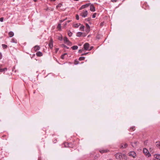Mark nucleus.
I'll return each instance as SVG.
<instances>
[{"label": "nucleus", "mask_w": 160, "mask_h": 160, "mask_svg": "<svg viewBox=\"0 0 160 160\" xmlns=\"http://www.w3.org/2000/svg\"><path fill=\"white\" fill-rule=\"evenodd\" d=\"M114 156L116 159L119 160H122L123 157L125 160H127L128 158L127 157L125 154H122L121 152H118L115 154Z\"/></svg>", "instance_id": "f257e3e1"}, {"label": "nucleus", "mask_w": 160, "mask_h": 160, "mask_svg": "<svg viewBox=\"0 0 160 160\" xmlns=\"http://www.w3.org/2000/svg\"><path fill=\"white\" fill-rule=\"evenodd\" d=\"M88 14V12L87 10H83L82 12L80 13V15L82 16V17L85 18L86 17Z\"/></svg>", "instance_id": "f03ea898"}, {"label": "nucleus", "mask_w": 160, "mask_h": 160, "mask_svg": "<svg viewBox=\"0 0 160 160\" xmlns=\"http://www.w3.org/2000/svg\"><path fill=\"white\" fill-rule=\"evenodd\" d=\"M143 153L146 155V156H148V157L151 156V154L148 151L146 148H144L143 149Z\"/></svg>", "instance_id": "7ed1b4c3"}, {"label": "nucleus", "mask_w": 160, "mask_h": 160, "mask_svg": "<svg viewBox=\"0 0 160 160\" xmlns=\"http://www.w3.org/2000/svg\"><path fill=\"white\" fill-rule=\"evenodd\" d=\"M128 155L129 156L132 157L133 158H135L137 156L136 153L134 151L130 152L129 153Z\"/></svg>", "instance_id": "20e7f679"}, {"label": "nucleus", "mask_w": 160, "mask_h": 160, "mask_svg": "<svg viewBox=\"0 0 160 160\" xmlns=\"http://www.w3.org/2000/svg\"><path fill=\"white\" fill-rule=\"evenodd\" d=\"M99 152L101 153L102 154L108 152H109V151L108 149H99Z\"/></svg>", "instance_id": "39448f33"}, {"label": "nucleus", "mask_w": 160, "mask_h": 160, "mask_svg": "<svg viewBox=\"0 0 160 160\" xmlns=\"http://www.w3.org/2000/svg\"><path fill=\"white\" fill-rule=\"evenodd\" d=\"M89 47V45L88 43H86L83 46V48L84 50H88Z\"/></svg>", "instance_id": "423d86ee"}, {"label": "nucleus", "mask_w": 160, "mask_h": 160, "mask_svg": "<svg viewBox=\"0 0 160 160\" xmlns=\"http://www.w3.org/2000/svg\"><path fill=\"white\" fill-rule=\"evenodd\" d=\"M48 45L50 48L52 49L53 47V40L52 38H51L50 40V42L49 43Z\"/></svg>", "instance_id": "0eeeda50"}, {"label": "nucleus", "mask_w": 160, "mask_h": 160, "mask_svg": "<svg viewBox=\"0 0 160 160\" xmlns=\"http://www.w3.org/2000/svg\"><path fill=\"white\" fill-rule=\"evenodd\" d=\"M90 5V3H88L86 4H84L80 8L79 10H81L82 9L85 8L87 7H88Z\"/></svg>", "instance_id": "6e6552de"}, {"label": "nucleus", "mask_w": 160, "mask_h": 160, "mask_svg": "<svg viewBox=\"0 0 160 160\" xmlns=\"http://www.w3.org/2000/svg\"><path fill=\"white\" fill-rule=\"evenodd\" d=\"M155 158L156 159L160 160V154H156L154 155Z\"/></svg>", "instance_id": "1a4fd4ad"}, {"label": "nucleus", "mask_w": 160, "mask_h": 160, "mask_svg": "<svg viewBox=\"0 0 160 160\" xmlns=\"http://www.w3.org/2000/svg\"><path fill=\"white\" fill-rule=\"evenodd\" d=\"M90 10L92 12H94L95 11V8L93 5H90Z\"/></svg>", "instance_id": "9d476101"}, {"label": "nucleus", "mask_w": 160, "mask_h": 160, "mask_svg": "<svg viewBox=\"0 0 160 160\" xmlns=\"http://www.w3.org/2000/svg\"><path fill=\"white\" fill-rule=\"evenodd\" d=\"M40 48L39 46L36 45L34 47V50L35 51L39 50Z\"/></svg>", "instance_id": "9b49d317"}, {"label": "nucleus", "mask_w": 160, "mask_h": 160, "mask_svg": "<svg viewBox=\"0 0 160 160\" xmlns=\"http://www.w3.org/2000/svg\"><path fill=\"white\" fill-rule=\"evenodd\" d=\"M138 142L136 141L134 142L133 144L132 142H131V145L133 148H136L137 146V143H138Z\"/></svg>", "instance_id": "f8f14e48"}, {"label": "nucleus", "mask_w": 160, "mask_h": 160, "mask_svg": "<svg viewBox=\"0 0 160 160\" xmlns=\"http://www.w3.org/2000/svg\"><path fill=\"white\" fill-rule=\"evenodd\" d=\"M36 55L38 57H41L42 56V53L40 52H38L36 53Z\"/></svg>", "instance_id": "ddd939ff"}, {"label": "nucleus", "mask_w": 160, "mask_h": 160, "mask_svg": "<svg viewBox=\"0 0 160 160\" xmlns=\"http://www.w3.org/2000/svg\"><path fill=\"white\" fill-rule=\"evenodd\" d=\"M14 33L12 31L8 33V35L10 37H12L14 36Z\"/></svg>", "instance_id": "4468645a"}, {"label": "nucleus", "mask_w": 160, "mask_h": 160, "mask_svg": "<svg viewBox=\"0 0 160 160\" xmlns=\"http://www.w3.org/2000/svg\"><path fill=\"white\" fill-rule=\"evenodd\" d=\"M11 42L12 43H17V41L16 39L12 38L11 39Z\"/></svg>", "instance_id": "2eb2a0df"}, {"label": "nucleus", "mask_w": 160, "mask_h": 160, "mask_svg": "<svg viewBox=\"0 0 160 160\" xmlns=\"http://www.w3.org/2000/svg\"><path fill=\"white\" fill-rule=\"evenodd\" d=\"M80 25V24L79 23H75L73 25V27L75 28H78L79 27V26Z\"/></svg>", "instance_id": "dca6fc26"}, {"label": "nucleus", "mask_w": 160, "mask_h": 160, "mask_svg": "<svg viewBox=\"0 0 160 160\" xmlns=\"http://www.w3.org/2000/svg\"><path fill=\"white\" fill-rule=\"evenodd\" d=\"M63 41H64V42L66 43H67V42H68V41H69L68 40V38L65 37L63 39Z\"/></svg>", "instance_id": "f3484780"}, {"label": "nucleus", "mask_w": 160, "mask_h": 160, "mask_svg": "<svg viewBox=\"0 0 160 160\" xmlns=\"http://www.w3.org/2000/svg\"><path fill=\"white\" fill-rule=\"evenodd\" d=\"M127 146L128 144L126 143H125L123 145H122L121 148L122 149L124 148H126L127 147Z\"/></svg>", "instance_id": "a211bd4d"}, {"label": "nucleus", "mask_w": 160, "mask_h": 160, "mask_svg": "<svg viewBox=\"0 0 160 160\" xmlns=\"http://www.w3.org/2000/svg\"><path fill=\"white\" fill-rule=\"evenodd\" d=\"M78 47L77 46H74L71 47V48L73 50H75L78 49Z\"/></svg>", "instance_id": "6ab92c4d"}, {"label": "nucleus", "mask_w": 160, "mask_h": 160, "mask_svg": "<svg viewBox=\"0 0 160 160\" xmlns=\"http://www.w3.org/2000/svg\"><path fill=\"white\" fill-rule=\"evenodd\" d=\"M135 129V126H133L132 127H131L130 129H129V131H134Z\"/></svg>", "instance_id": "aec40b11"}, {"label": "nucleus", "mask_w": 160, "mask_h": 160, "mask_svg": "<svg viewBox=\"0 0 160 160\" xmlns=\"http://www.w3.org/2000/svg\"><path fill=\"white\" fill-rule=\"evenodd\" d=\"M82 32H78L77 33V36L78 37H80L82 34Z\"/></svg>", "instance_id": "412c9836"}, {"label": "nucleus", "mask_w": 160, "mask_h": 160, "mask_svg": "<svg viewBox=\"0 0 160 160\" xmlns=\"http://www.w3.org/2000/svg\"><path fill=\"white\" fill-rule=\"evenodd\" d=\"M67 45L70 46H71L72 45V43L69 41H68V42L66 43Z\"/></svg>", "instance_id": "4be33fe9"}, {"label": "nucleus", "mask_w": 160, "mask_h": 160, "mask_svg": "<svg viewBox=\"0 0 160 160\" xmlns=\"http://www.w3.org/2000/svg\"><path fill=\"white\" fill-rule=\"evenodd\" d=\"M67 54V53H65L63 54L61 56V58L62 59H63L64 58L65 56Z\"/></svg>", "instance_id": "5701e85b"}, {"label": "nucleus", "mask_w": 160, "mask_h": 160, "mask_svg": "<svg viewBox=\"0 0 160 160\" xmlns=\"http://www.w3.org/2000/svg\"><path fill=\"white\" fill-rule=\"evenodd\" d=\"M84 27L83 26H81L80 28V30L82 31H83L84 29Z\"/></svg>", "instance_id": "b1692460"}, {"label": "nucleus", "mask_w": 160, "mask_h": 160, "mask_svg": "<svg viewBox=\"0 0 160 160\" xmlns=\"http://www.w3.org/2000/svg\"><path fill=\"white\" fill-rule=\"evenodd\" d=\"M7 70V68H5L3 69H0V72H3L4 71H6Z\"/></svg>", "instance_id": "393cba45"}, {"label": "nucleus", "mask_w": 160, "mask_h": 160, "mask_svg": "<svg viewBox=\"0 0 160 160\" xmlns=\"http://www.w3.org/2000/svg\"><path fill=\"white\" fill-rule=\"evenodd\" d=\"M156 146L157 147H159L160 146V144L159 143V142H156Z\"/></svg>", "instance_id": "a878e982"}, {"label": "nucleus", "mask_w": 160, "mask_h": 160, "mask_svg": "<svg viewBox=\"0 0 160 160\" xmlns=\"http://www.w3.org/2000/svg\"><path fill=\"white\" fill-rule=\"evenodd\" d=\"M72 33L70 31H68V35L69 36V37H71L72 35Z\"/></svg>", "instance_id": "bb28decb"}, {"label": "nucleus", "mask_w": 160, "mask_h": 160, "mask_svg": "<svg viewBox=\"0 0 160 160\" xmlns=\"http://www.w3.org/2000/svg\"><path fill=\"white\" fill-rule=\"evenodd\" d=\"M84 57H80L79 58V60L80 61L83 60L85 59Z\"/></svg>", "instance_id": "cd10ccee"}, {"label": "nucleus", "mask_w": 160, "mask_h": 160, "mask_svg": "<svg viewBox=\"0 0 160 160\" xmlns=\"http://www.w3.org/2000/svg\"><path fill=\"white\" fill-rule=\"evenodd\" d=\"M2 46L3 48H6L7 47V46L4 44H2Z\"/></svg>", "instance_id": "c85d7f7f"}, {"label": "nucleus", "mask_w": 160, "mask_h": 160, "mask_svg": "<svg viewBox=\"0 0 160 160\" xmlns=\"http://www.w3.org/2000/svg\"><path fill=\"white\" fill-rule=\"evenodd\" d=\"M62 5V4L61 3H59L56 6V7L57 8H58L59 7H61Z\"/></svg>", "instance_id": "c756f323"}, {"label": "nucleus", "mask_w": 160, "mask_h": 160, "mask_svg": "<svg viewBox=\"0 0 160 160\" xmlns=\"http://www.w3.org/2000/svg\"><path fill=\"white\" fill-rule=\"evenodd\" d=\"M61 46H62L64 47V48H66L67 49H68L69 48L68 47H67L66 45H65L64 44H62L61 45Z\"/></svg>", "instance_id": "7c9ffc66"}, {"label": "nucleus", "mask_w": 160, "mask_h": 160, "mask_svg": "<svg viewBox=\"0 0 160 160\" xmlns=\"http://www.w3.org/2000/svg\"><path fill=\"white\" fill-rule=\"evenodd\" d=\"M79 63V62L78 61H77V60H75V61H74V64H75V65H77Z\"/></svg>", "instance_id": "2f4dec72"}, {"label": "nucleus", "mask_w": 160, "mask_h": 160, "mask_svg": "<svg viewBox=\"0 0 160 160\" xmlns=\"http://www.w3.org/2000/svg\"><path fill=\"white\" fill-rule=\"evenodd\" d=\"M96 16V13H94L92 15V18H95Z\"/></svg>", "instance_id": "473e14b6"}, {"label": "nucleus", "mask_w": 160, "mask_h": 160, "mask_svg": "<svg viewBox=\"0 0 160 160\" xmlns=\"http://www.w3.org/2000/svg\"><path fill=\"white\" fill-rule=\"evenodd\" d=\"M90 28H87L86 31L87 32H89L90 31Z\"/></svg>", "instance_id": "72a5a7b5"}, {"label": "nucleus", "mask_w": 160, "mask_h": 160, "mask_svg": "<svg viewBox=\"0 0 160 160\" xmlns=\"http://www.w3.org/2000/svg\"><path fill=\"white\" fill-rule=\"evenodd\" d=\"M86 27H87V28H90V26H89V25L88 24L86 23Z\"/></svg>", "instance_id": "f704fd0d"}, {"label": "nucleus", "mask_w": 160, "mask_h": 160, "mask_svg": "<svg viewBox=\"0 0 160 160\" xmlns=\"http://www.w3.org/2000/svg\"><path fill=\"white\" fill-rule=\"evenodd\" d=\"M76 18L77 20H78L79 19V16L78 15H76Z\"/></svg>", "instance_id": "c9c22d12"}, {"label": "nucleus", "mask_w": 160, "mask_h": 160, "mask_svg": "<svg viewBox=\"0 0 160 160\" xmlns=\"http://www.w3.org/2000/svg\"><path fill=\"white\" fill-rule=\"evenodd\" d=\"M3 20V18L2 17L0 18V21L1 22H2Z\"/></svg>", "instance_id": "e433bc0d"}, {"label": "nucleus", "mask_w": 160, "mask_h": 160, "mask_svg": "<svg viewBox=\"0 0 160 160\" xmlns=\"http://www.w3.org/2000/svg\"><path fill=\"white\" fill-rule=\"evenodd\" d=\"M118 0H111V1L112 2H116Z\"/></svg>", "instance_id": "4c0bfd02"}, {"label": "nucleus", "mask_w": 160, "mask_h": 160, "mask_svg": "<svg viewBox=\"0 0 160 160\" xmlns=\"http://www.w3.org/2000/svg\"><path fill=\"white\" fill-rule=\"evenodd\" d=\"M61 24H59L58 25V28H61Z\"/></svg>", "instance_id": "58836bf2"}, {"label": "nucleus", "mask_w": 160, "mask_h": 160, "mask_svg": "<svg viewBox=\"0 0 160 160\" xmlns=\"http://www.w3.org/2000/svg\"><path fill=\"white\" fill-rule=\"evenodd\" d=\"M82 50L80 49L78 51V52L79 53H81V52H82Z\"/></svg>", "instance_id": "ea45409f"}, {"label": "nucleus", "mask_w": 160, "mask_h": 160, "mask_svg": "<svg viewBox=\"0 0 160 160\" xmlns=\"http://www.w3.org/2000/svg\"><path fill=\"white\" fill-rule=\"evenodd\" d=\"M2 58V55L1 53H0V59Z\"/></svg>", "instance_id": "a19ab883"}, {"label": "nucleus", "mask_w": 160, "mask_h": 160, "mask_svg": "<svg viewBox=\"0 0 160 160\" xmlns=\"http://www.w3.org/2000/svg\"><path fill=\"white\" fill-rule=\"evenodd\" d=\"M93 47L92 46V47H90V49H89V51H90V50H91L92 48H93Z\"/></svg>", "instance_id": "79ce46f5"}, {"label": "nucleus", "mask_w": 160, "mask_h": 160, "mask_svg": "<svg viewBox=\"0 0 160 160\" xmlns=\"http://www.w3.org/2000/svg\"><path fill=\"white\" fill-rule=\"evenodd\" d=\"M58 50H59V48H57L56 49V52H58Z\"/></svg>", "instance_id": "37998d69"}, {"label": "nucleus", "mask_w": 160, "mask_h": 160, "mask_svg": "<svg viewBox=\"0 0 160 160\" xmlns=\"http://www.w3.org/2000/svg\"><path fill=\"white\" fill-rule=\"evenodd\" d=\"M87 53H83L82 54V55H86Z\"/></svg>", "instance_id": "c03bdc74"}, {"label": "nucleus", "mask_w": 160, "mask_h": 160, "mask_svg": "<svg viewBox=\"0 0 160 160\" xmlns=\"http://www.w3.org/2000/svg\"><path fill=\"white\" fill-rule=\"evenodd\" d=\"M33 1L34 2H36L37 1V0H33Z\"/></svg>", "instance_id": "a18cd8bd"}, {"label": "nucleus", "mask_w": 160, "mask_h": 160, "mask_svg": "<svg viewBox=\"0 0 160 160\" xmlns=\"http://www.w3.org/2000/svg\"><path fill=\"white\" fill-rule=\"evenodd\" d=\"M151 150H152L151 148H150V151H151Z\"/></svg>", "instance_id": "49530a36"}, {"label": "nucleus", "mask_w": 160, "mask_h": 160, "mask_svg": "<svg viewBox=\"0 0 160 160\" xmlns=\"http://www.w3.org/2000/svg\"><path fill=\"white\" fill-rule=\"evenodd\" d=\"M52 1H56V0H51Z\"/></svg>", "instance_id": "de8ad7c7"}, {"label": "nucleus", "mask_w": 160, "mask_h": 160, "mask_svg": "<svg viewBox=\"0 0 160 160\" xmlns=\"http://www.w3.org/2000/svg\"><path fill=\"white\" fill-rule=\"evenodd\" d=\"M73 0L74 1H78L79 0Z\"/></svg>", "instance_id": "09e8293b"}, {"label": "nucleus", "mask_w": 160, "mask_h": 160, "mask_svg": "<svg viewBox=\"0 0 160 160\" xmlns=\"http://www.w3.org/2000/svg\"><path fill=\"white\" fill-rule=\"evenodd\" d=\"M60 40H62V38H61V39H60Z\"/></svg>", "instance_id": "8fccbe9b"}]
</instances>
